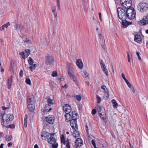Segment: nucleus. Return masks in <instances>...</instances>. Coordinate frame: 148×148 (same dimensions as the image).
Here are the masks:
<instances>
[{"instance_id":"46","label":"nucleus","mask_w":148,"mask_h":148,"mask_svg":"<svg viewBox=\"0 0 148 148\" xmlns=\"http://www.w3.org/2000/svg\"><path fill=\"white\" fill-rule=\"evenodd\" d=\"M71 79H72L73 82H75V83L77 84V81H76V77L74 76L73 77H71L70 78Z\"/></svg>"},{"instance_id":"8","label":"nucleus","mask_w":148,"mask_h":148,"mask_svg":"<svg viewBox=\"0 0 148 148\" xmlns=\"http://www.w3.org/2000/svg\"><path fill=\"white\" fill-rule=\"evenodd\" d=\"M77 120L74 119H72L70 121V125L71 127L72 128L73 130H75V129H77L78 125L77 124Z\"/></svg>"},{"instance_id":"50","label":"nucleus","mask_w":148,"mask_h":148,"mask_svg":"<svg viewBox=\"0 0 148 148\" xmlns=\"http://www.w3.org/2000/svg\"><path fill=\"white\" fill-rule=\"evenodd\" d=\"M101 88L104 90V92L106 91V89L107 90L106 87V86L105 85H103L101 86Z\"/></svg>"},{"instance_id":"55","label":"nucleus","mask_w":148,"mask_h":148,"mask_svg":"<svg viewBox=\"0 0 148 148\" xmlns=\"http://www.w3.org/2000/svg\"><path fill=\"white\" fill-rule=\"evenodd\" d=\"M103 42L104 43V44L103 45H101V47L104 50H105L106 49V46L105 45V43L104 44V42Z\"/></svg>"},{"instance_id":"19","label":"nucleus","mask_w":148,"mask_h":148,"mask_svg":"<svg viewBox=\"0 0 148 148\" xmlns=\"http://www.w3.org/2000/svg\"><path fill=\"white\" fill-rule=\"evenodd\" d=\"M64 116L65 121L66 122H68L72 119L70 113H66Z\"/></svg>"},{"instance_id":"16","label":"nucleus","mask_w":148,"mask_h":148,"mask_svg":"<svg viewBox=\"0 0 148 148\" xmlns=\"http://www.w3.org/2000/svg\"><path fill=\"white\" fill-rule=\"evenodd\" d=\"M134 41L140 44L142 42V39L140 36L137 34L134 36Z\"/></svg>"},{"instance_id":"34","label":"nucleus","mask_w":148,"mask_h":148,"mask_svg":"<svg viewBox=\"0 0 148 148\" xmlns=\"http://www.w3.org/2000/svg\"><path fill=\"white\" fill-rule=\"evenodd\" d=\"M96 98L97 99V103H99L101 100V98L98 95H96Z\"/></svg>"},{"instance_id":"61","label":"nucleus","mask_w":148,"mask_h":148,"mask_svg":"<svg viewBox=\"0 0 148 148\" xmlns=\"http://www.w3.org/2000/svg\"><path fill=\"white\" fill-rule=\"evenodd\" d=\"M8 108L9 109V107H4V106H3L2 107V110H5L6 109H8Z\"/></svg>"},{"instance_id":"40","label":"nucleus","mask_w":148,"mask_h":148,"mask_svg":"<svg viewBox=\"0 0 148 148\" xmlns=\"http://www.w3.org/2000/svg\"><path fill=\"white\" fill-rule=\"evenodd\" d=\"M103 73L106 74L107 76H108V72L106 68H104L102 69Z\"/></svg>"},{"instance_id":"12","label":"nucleus","mask_w":148,"mask_h":148,"mask_svg":"<svg viewBox=\"0 0 148 148\" xmlns=\"http://www.w3.org/2000/svg\"><path fill=\"white\" fill-rule=\"evenodd\" d=\"M136 14V11H134V12L132 13L126 14V18H127L130 20L134 19L135 17Z\"/></svg>"},{"instance_id":"36","label":"nucleus","mask_w":148,"mask_h":148,"mask_svg":"<svg viewBox=\"0 0 148 148\" xmlns=\"http://www.w3.org/2000/svg\"><path fill=\"white\" fill-rule=\"evenodd\" d=\"M5 140L8 141H10L12 138V137L11 136H10L9 135H6L5 136Z\"/></svg>"},{"instance_id":"33","label":"nucleus","mask_w":148,"mask_h":148,"mask_svg":"<svg viewBox=\"0 0 148 148\" xmlns=\"http://www.w3.org/2000/svg\"><path fill=\"white\" fill-rule=\"evenodd\" d=\"M47 102L48 103V104H53L52 102L53 100L51 99L50 97H47Z\"/></svg>"},{"instance_id":"49","label":"nucleus","mask_w":148,"mask_h":148,"mask_svg":"<svg viewBox=\"0 0 148 148\" xmlns=\"http://www.w3.org/2000/svg\"><path fill=\"white\" fill-rule=\"evenodd\" d=\"M97 112L96 110L95 109V108L92 110V115H94L96 114V113Z\"/></svg>"},{"instance_id":"44","label":"nucleus","mask_w":148,"mask_h":148,"mask_svg":"<svg viewBox=\"0 0 148 148\" xmlns=\"http://www.w3.org/2000/svg\"><path fill=\"white\" fill-rule=\"evenodd\" d=\"M57 73L56 71H53L51 74V75L53 77H56L57 76Z\"/></svg>"},{"instance_id":"9","label":"nucleus","mask_w":148,"mask_h":148,"mask_svg":"<svg viewBox=\"0 0 148 148\" xmlns=\"http://www.w3.org/2000/svg\"><path fill=\"white\" fill-rule=\"evenodd\" d=\"M63 109L65 113H70L71 111V107L68 104H64L63 106Z\"/></svg>"},{"instance_id":"23","label":"nucleus","mask_w":148,"mask_h":148,"mask_svg":"<svg viewBox=\"0 0 148 148\" xmlns=\"http://www.w3.org/2000/svg\"><path fill=\"white\" fill-rule=\"evenodd\" d=\"M56 140L55 138L53 137L52 136H50L49 138L48 139V142L49 143L52 144L54 143H55L56 142Z\"/></svg>"},{"instance_id":"3","label":"nucleus","mask_w":148,"mask_h":148,"mask_svg":"<svg viewBox=\"0 0 148 148\" xmlns=\"http://www.w3.org/2000/svg\"><path fill=\"white\" fill-rule=\"evenodd\" d=\"M117 12L119 18L121 21L127 19L126 10L121 7H119L117 9Z\"/></svg>"},{"instance_id":"25","label":"nucleus","mask_w":148,"mask_h":148,"mask_svg":"<svg viewBox=\"0 0 148 148\" xmlns=\"http://www.w3.org/2000/svg\"><path fill=\"white\" fill-rule=\"evenodd\" d=\"M16 28V30L18 31L19 29L20 32H21V29L24 28V27L20 24H17L14 26Z\"/></svg>"},{"instance_id":"6","label":"nucleus","mask_w":148,"mask_h":148,"mask_svg":"<svg viewBox=\"0 0 148 148\" xmlns=\"http://www.w3.org/2000/svg\"><path fill=\"white\" fill-rule=\"evenodd\" d=\"M54 62L53 57V56L48 54L45 56V64L47 65H51L53 64Z\"/></svg>"},{"instance_id":"38","label":"nucleus","mask_w":148,"mask_h":148,"mask_svg":"<svg viewBox=\"0 0 148 148\" xmlns=\"http://www.w3.org/2000/svg\"><path fill=\"white\" fill-rule=\"evenodd\" d=\"M104 92L105 94L104 96V97L105 98L106 97V99H108L109 96V95L108 92V91H107Z\"/></svg>"},{"instance_id":"1","label":"nucleus","mask_w":148,"mask_h":148,"mask_svg":"<svg viewBox=\"0 0 148 148\" xmlns=\"http://www.w3.org/2000/svg\"><path fill=\"white\" fill-rule=\"evenodd\" d=\"M120 2L121 5L126 9V14L132 13L135 11L134 8L131 7L132 5L131 0H121Z\"/></svg>"},{"instance_id":"51","label":"nucleus","mask_w":148,"mask_h":148,"mask_svg":"<svg viewBox=\"0 0 148 148\" xmlns=\"http://www.w3.org/2000/svg\"><path fill=\"white\" fill-rule=\"evenodd\" d=\"M10 64L12 67L13 68L14 67V62L13 60L11 61Z\"/></svg>"},{"instance_id":"52","label":"nucleus","mask_w":148,"mask_h":148,"mask_svg":"<svg viewBox=\"0 0 148 148\" xmlns=\"http://www.w3.org/2000/svg\"><path fill=\"white\" fill-rule=\"evenodd\" d=\"M23 40L24 42H26L27 43L29 44L31 42L29 40H28L27 39H26Z\"/></svg>"},{"instance_id":"2","label":"nucleus","mask_w":148,"mask_h":148,"mask_svg":"<svg viewBox=\"0 0 148 148\" xmlns=\"http://www.w3.org/2000/svg\"><path fill=\"white\" fill-rule=\"evenodd\" d=\"M34 96L31 95L27 97V108L28 110L31 112H33L35 109Z\"/></svg>"},{"instance_id":"10","label":"nucleus","mask_w":148,"mask_h":148,"mask_svg":"<svg viewBox=\"0 0 148 148\" xmlns=\"http://www.w3.org/2000/svg\"><path fill=\"white\" fill-rule=\"evenodd\" d=\"M76 147L75 148H78L79 147L83 145V143L82 139L80 138H77L75 142Z\"/></svg>"},{"instance_id":"20","label":"nucleus","mask_w":148,"mask_h":148,"mask_svg":"<svg viewBox=\"0 0 148 148\" xmlns=\"http://www.w3.org/2000/svg\"><path fill=\"white\" fill-rule=\"evenodd\" d=\"M97 107L98 108V112L99 114L100 113H106L105 110L104 108L101 106L99 105H98Z\"/></svg>"},{"instance_id":"18","label":"nucleus","mask_w":148,"mask_h":148,"mask_svg":"<svg viewBox=\"0 0 148 148\" xmlns=\"http://www.w3.org/2000/svg\"><path fill=\"white\" fill-rule=\"evenodd\" d=\"M76 64L79 68L82 69V68L83 65L81 59H77L76 61Z\"/></svg>"},{"instance_id":"57","label":"nucleus","mask_w":148,"mask_h":148,"mask_svg":"<svg viewBox=\"0 0 148 148\" xmlns=\"http://www.w3.org/2000/svg\"><path fill=\"white\" fill-rule=\"evenodd\" d=\"M85 129L86 132L87 134H88V127L87 125H86L85 126Z\"/></svg>"},{"instance_id":"47","label":"nucleus","mask_w":148,"mask_h":148,"mask_svg":"<svg viewBox=\"0 0 148 148\" xmlns=\"http://www.w3.org/2000/svg\"><path fill=\"white\" fill-rule=\"evenodd\" d=\"M84 76L85 78H87L88 77L89 74L88 73H87L85 71L84 72Z\"/></svg>"},{"instance_id":"22","label":"nucleus","mask_w":148,"mask_h":148,"mask_svg":"<svg viewBox=\"0 0 148 148\" xmlns=\"http://www.w3.org/2000/svg\"><path fill=\"white\" fill-rule=\"evenodd\" d=\"M12 76L8 78V89L11 88L12 83Z\"/></svg>"},{"instance_id":"53","label":"nucleus","mask_w":148,"mask_h":148,"mask_svg":"<svg viewBox=\"0 0 148 148\" xmlns=\"http://www.w3.org/2000/svg\"><path fill=\"white\" fill-rule=\"evenodd\" d=\"M66 147L67 148H70L69 141H66Z\"/></svg>"},{"instance_id":"42","label":"nucleus","mask_w":148,"mask_h":148,"mask_svg":"<svg viewBox=\"0 0 148 148\" xmlns=\"http://www.w3.org/2000/svg\"><path fill=\"white\" fill-rule=\"evenodd\" d=\"M25 82L27 84L31 85V80L29 78H27L26 79Z\"/></svg>"},{"instance_id":"13","label":"nucleus","mask_w":148,"mask_h":148,"mask_svg":"<svg viewBox=\"0 0 148 148\" xmlns=\"http://www.w3.org/2000/svg\"><path fill=\"white\" fill-rule=\"evenodd\" d=\"M45 106L44 107V110L43 112H50L52 110L51 107V106L49 104H46L45 105Z\"/></svg>"},{"instance_id":"31","label":"nucleus","mask_w":148,"mask_h":148,"mask_svg":"<svg viewBox=\"0 0 148 148\" xmlns=\"http://www.w3.org/2000/svg\"><path fill=\"white\" fill-rule=\"evenodd\" d=\"M27 114H26L25 116L24 119V126L25 127H27Z\"/></svg>"},{"instance_id":"48","label":"nucleus","mask_w":148,"mask_h":148,"mask_svg":"<svg viewBox=\"0 0 148 148\" xmlns=\"http://www.w3.org/2000/svg\"><path fill=\"white\" fill-rule=\"evenodd\" d=\"M136 53L138 56V59H139V60L141 61V57L140 56V53L138 52H136Z\"/></svg>"},{"instance_id":"54","label":"nucleus","mask_w":148,"mask_h":148,"mask_svg":"<svg viewBox=\"0 0 148 148\" xmlns=\"http://www.w3.org/2000/svg\"><path fill=\"white\" fill-rule=\"evenodd\" d=\"M23 71L22 70H21L19 73V75L21 77H23Z\"/></svg>"},{"instance_id":"7","label":"nucleus","mask_w":148,"mask_h":148,"mask_svg":"<svg viewBox=\"0 0 148 148\" xmlns=\"http://www.w3.org/2000/svg\"><path fill=\"white\" fill-rule=\"evenodd\" d=\"M30 52V50L29 49H26L25 51L19 53V55H21L23 59L27 58L29 55Z\"/></svg>"},{"instance_id":"64","label":"nucleus","mask_w":148,"mask_h":148,"mask_svg":"<svg viewBox=\"0 0 148 148\" xmlns=\"http://www.w3.org/2000/svg\"><path fill=\"white\" fill-rule=\"evenodd\" d=\"M4 28V27L3 26H1L0 28V30L1 31L3 30Z\"/></svg>"},{"instance_id":"24","label":"nucleus","mask_w":148,"mask_h":148,"mask_svg":"<svg viewBox=\"0 0 148 148\" xmlns=\"http://www.w3.org/2000/svg\"><path fill=\"white\" fill-rule=\"evenodd\" d=\"M51 10L52 12L53 13V15L55 18L57 16V12L56 11V7L55 6H53L51 8Z\"/></svg>"},{"instance_id":"14","label":"nucleus","mask_w":148,"mask_h":148,"mask_svg":"<svg viewBox=\"0 0 148 148\" xmlns=\"http://www.w3.org/2000/svg\"><path fill=\"white\" fill-rule=\"evenodd\" d=\"M45 119L49 124H52L54 122V119L53 117H51L48 118V117H44Z\"/></svg>"},{"instance_id":"15","label":"nucleus","mask_w":148,"mask_h":148,"mask_svg":"<svg viewBox=\"0 0 148 148\" xmlns=\"http://www.w3.org/2000/svg\"><path fill=\"white\" fill-rule=\"evenodd\" d=\"M141 24L142 25H145L148 24V15L145 16L143 19L140 21Z\"/></svg>"},{"instance_id":"30","label":"nucleus","mask_w":148,"mask_h":148,"mask_svg":"<svg viewBox=\"0 0 148 148\" xmlns=\"http://www.w3.org/2000/svg\"><path fill=\"white\" fill-rule=\"evenodd\" d=\"M100 116V117L103 120H105L106 119V113H101L99 114Z\"/></svg>"},{"instance_id":"28","label":"nucleus","mask_w":148,"mask_h":148,"mask_svg":"<svg viewBox=\"0 0 148 148\" xmlns=\"http://www.w3.org/2000/svg\"><path fill=\"white\" fill-rule=\"evenodd\" d=\"M49 134L48 132H43L42 133L41 136L42 137H44L45 138H48L49 136Z\"/></svg>"},{"instance_id":"41","label":"nucleus","mask_w":148,"mask_h":148,"mask_svg":"<svg viewBox=\"0 0 148 148\" xmlns=\"http://www.w3.org/2000/svg\"><path fill=\"white\" fill-rule=\"evenodd\" d=\"M99 35L101 40L103 42H104V44H105V40L103 36L101 34H99Z\"/></svg>"},{"instance_id":"21","label":"nucleus","mask_w":148,"mask_h":148,"mask_svg":"<svg viewBox=\"0 0 148 148\" xmlns=\"http://www.w3.org/2000/svg\"><path fill=\"white\" fill-rule=\"evenodd\" d=\"M68 74L70 78L74 76V74L72 71V68L71 67L69 66L68 68Z\"/></svg>"},{"instance_id":"32","label":"nucleus","mask_w":148,"mask_h":148,"mask_svg":"<svg viewBox=\"0 0 148 148\" xmlns=\"http://www.w3.org/2000/svg\"><path fill=\"white\" fill-rule=\"evenodd\" d=\"M100 63L101 65V67L102 69L106 68V66L105 65L104 63L103 62L102 60H101L100 61Z\"/></svg>"},{"instance_id":"17","label":"nucleus","mask_w":148,"mask_h":148,"mask_svg":"<svg viewBox=\"0 0 148 148\" xmlns=\"http://www.w3.org/2000/svg\"><path fill=\"white\" fill-rule=\"evenodd\" d=\"M72 119H77L79 117L77 111H73L71 114Z\"/></svg>"},{"instance_id":"26","label":"nucleus","mask_w":148,"mask_h":148,"mask_svg":"<svg viewBox=\"0 0 148 148\" xmlns=\"http://www.w3.org/2000/svg\"><path fill=\"white\" fill-rule=\"evenodd\" d=\"M5 114V111L3 112L1 114V116L2 121L1 122V124L2 125H4V118L5 117L4 116Z\"/></svg>"},{"instance_id":"62","label":"nucleus","mask_w":148,"mask_h":148,"mask_svg":"<svg viewBox=\"0 0 148 148\" xmlns=\"http://www.w3.org/2000/svg\"><path fill=\"white\" fill-rule=\"evenodd\" d=\"M12 143H9L8 144V147H10L12 146Z\"/></svg>"},{"instance_id":"37","label":"nucleus","mask_w":148,"mask_h":148,"mask_svg":"<svg viewBox=\"0 0 148 148\" xmlns=\"http://www.w3.org/2000/svg\"><path fill=\"white\" fill-rule=\"evenodd\" d=\"M29 59L28 60V62L30 65H33L34 63V61L33 59L31 57H29Z\"/></svg>"},{"instance_id":"4","label":"nucleus","mask_w":148,"mask_h":148,"mask_svg":"<svg viewBox=\"0 0 148 148\" xmlns=\"http://www.w3.org/2000/svg\"><path fill=\"white\" fill-rule=\"evenodd\" d=\"M138 10L142 12H146L148 8V5L145 3L142 2L139 3V6L138 7Z\"/></svg>"},{"instance_id":"58","label":"nucleus","mask_w":148,"mask_h":148,"mask_svg":"<svg viewBox=\"0 0 148 148\" xmlns=\"http://www.w3.org/2000/svg\"><path fill=\"white\" fill-rule=\"evenodd\" d=\"M99 14V18L100 19V20L101 21L102 19H101V13L100 12H99L98 13Z\"/></svg>"},{"instance_id":"5","label":"nucleus","mask_w":148,"mask_h":148,"mask_svg":"<svg viewBox=\"0 0 148 148\" xmlns=\"http://www.w3.org/2000/svg\"><path fill=\"white\" fill-rule=\"evenodd\" d=\"M4 125L5 124H8L11 123L14 119V116L10 114H6L4 118Z\"/></svg>"},{"instance_id":"29","label":"nucleus","mask_w":148,"mask_h":148,"mask_svg":"<svg viewBox=\"0 0 148 148\" xmlns=\"http://www.w3.org/2000/svg\"><path fill=\"white\" fill-rule=\"evenodd\" d=\"M112 103L113 107L114 108H117L118 106V103H116V101L114 99L112 100Z\"/></svg>"},{"instance_id":"43","label":"nucleus","mask_w":148,"mask_h":148,"mask_svg":"<svg viewBox=\"0 0 148 148\" xmlns=\"http://www.w3.org/2000/svg\"><path fill=\"white\" fill-rule=\"evenodd\" d=\"M52 146L53 148H57L58 146V144L57 143H56V142L54 143H52Z\"/></svg>"},{"instance_id":"39","label":"nucleus","mask_w":148,"mask_h":148,"mask_svg":"<svg viewBox=\"0 0 148 148\" xmlns=\"http://www.w3.org/2000/svg\"><path fill=\"white\" fill-rule=\"evenodd\" d=\"M15 126L14 124H12L8 125L6 126V127L7 128H10L11 129H13L15 128Z\"/></svg>"},{"instance_id":"11","label":"nucleus","mask_w":148,"mask_h":148,"mask_svg":"<svg viewBox=\"0 0 148 148\" xmlns=\"http://www.w3.org/2000/svg\"><path fill=\"white\" fill-rule=\"evenodd\" d=\"M122 21V24L123 28H126L129 25L132 24V22L127 21L126 19H124Z\"/></svg>"},{"instance_id":"35","label":"nucleus","mask_w":148,"mask_h":148,"mask_svg":"<svg viewBox=\"0 0 148 148\" xmlns=\"http://www.w3.org/2000/svg\"><path fill=\"white\" fill-rule=\"evenodd\" d=\"M61 141L62 143L64 145L66 144V142L65 140V138L64 135L62 134V137L61 139Z\"/></svg>"},{"instance_id":"59","label":"nucleus","mask_w":148,"mask_h":148,"mask_svg":"<svg viewBox=\"0 0 148 148\" xmlns=\"http://www.w3.org/2000/svg\"><path fill=\"white\" fill-rule=\"evenodd\" d=\"M91 143L93 146L96 145L95 142L94 140H92L91 141Z\"/></svg>"},{"instance_id":"56","label":"nucleus","mask_w":148,"mask_h":148,"mask_svg":"<svg viewBox=\"0 0 148 148\" xmlns=\"http://www.w3.org/2000/svg\"><path fill=\"white\" fill-rule=\"evenodd\" d=\"M127 58H128V62H130V54L128 52L127 53Z\"/></svg>"},{"instance_id":"63","label":"nucleus","mask_w":148,"mask_h":148,"mask_svg":"<svg viewBox=\"0 0 148 148\" xmlns=\"http://www.w3.org/2000/svg\"><path fill=\"white\" fill-rule=\"evenodd\" d=\"M57 5L58 7H60V1H57Z\"/></svg>"},{"instance_id":"45","label":"nucleus","mask_w":148,"mask_h":148,"mask_svg":"<svg viewBox=\"0 0 148 148\" xmlns=\"http://www.w3.org/2000/svg\"><path fill=\"white\" fill-rule=\"evenodd\" d=\"M76 99L78 101H80L81 99V96L79 95H77L76 96Z\"/></svg>"},{"instance_id":"60","label":"nucleus","mask_w":148,"mask_h":148,"mask_svg":"<svg viewBox=\"0 0 148 148\" xmlns=\"http://www.w3.org/2000/svg\"><path fill=\"white\" fill-rule=\"evenodd\" d=\"M127 85H128V86L129 88H131L132 87V85L129 82L127 84Z\"/></svg>"},{"instance_id":"27","label":"nucleus","mask_w":148,"mask_h":148,"mask_svg":"<svg viewBox=\"0 0 148 148\" xmlns=\"http://www.w3.org/2000/svg\"><path fill=\"white\" fill-rule=\"evenodd\" d=\"M77 129H75V131H74L73 132V136L75 137L76 138L77 137H79L80 135V134L79 132L77 131Z\"/></svg>"}]
</instances>
